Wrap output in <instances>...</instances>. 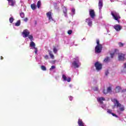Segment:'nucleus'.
<instances>
[{
    "label": "nucleus",
    "instance_id": "6ab92c4d",
    "mask_svg": "<svg viewBox=\"0 0 126 126\" xmlns=\"http://www.w3.org/2000/svg\"><path fill=\"white\" fill-rule=\"evenodd\" d=\"M79 126H86L85 124L82 122L81 119H79L78 121Z\"/></svg>",
    "mask_w": 126,
    "mask_h": 126
},
{
    "label": "nucleus",
    "instance_id": "0eeeda50",
    "mask_svg": "<svg viewBox=\"0 0 126 126\" xmlns=\"http://www.w3.org/2000/svg\"><path fill=\"white\" fill-rule=\"evenodd\" d=\"M30 34V32H29V31H28V30H24V31L23 32V33H22V35H23L24 38H26V37H28V36H29Z\"/></svg>",
    "mask_w": 126,
    "mask_h": 126
},
{
    "label": "nucleus",
    "instance_id": "ddd939ff",
    "mask_svg": "<svg viewBox=\"0 0 126 126\" xmlns=\"http://www.w3.org/2000/svg\"><path fill=\"white\" fill-rule=\"evenodd\" d=\"M114 29H115V30L116 31H121V30H122V28H123V27H122V26H121L119 25H116L114 26Z\"/></svg>",
    "mask_w": 126,
    "mask_h": 126
},
{
    "label": "nucleus",
    "instance_id": "4be33fe9",
    "mask_svg": "<svg viewBox=\"0 0 126 126\" xmlns=\"http://www.w3.org/2000/svg\"><path fill=\"white\" fill-rule=\"evenodd\" d=\"M49 55L50 56V58L51 59H52L53 60H54V58H55V56H54V55L53 54V53H52V51L49 50L48 51Z\"/></svg>",
    "mask_w": 126,
    "mask_h": 126
},
{
    "label": "nucleus",
    "instance_id": "4c0bfd02",
    "mask_svg": "<svg viewBox=\"0 0 126 126\" xmlns=\"http://www.w3.org/2000/svg\"><path fill=\"white\" fill-rule=\"evenodd\" d=\"M24 21L25 22H27V21H28V18H26L25 19H24Z\"/></svg>",
    "mask_w": 126,
    "mask_h": 126
},
{
    "label": "nucleus",
    "instance_id": "6e6552de",
    "mask_svg": "<svg viewBox=\"0 0 126 126\" xmlns=\"http://www.w3.org/2000/svg\"><path fill=\"white\" fill-rule=\"evenodd\" d=\"M96 70H100L102 69V64L99 62H96L94 64Z\"/></svg>",
    "mask_w": 126,
    "mask_h": 126
},
{
    "label": "nucleus",
    "instance_id": "aec40b11",
    "mask_svg": "<svg viewBox=\"0 0 126 126\" xmlns=\"http://www.w3.org/2000/svg\"><path fill=\"white\" fill-rule=\"evenodd\" d=\"M112 111L111 109H108L107 110V113L108 114H112L113 117H115L116 118H118V115L115 114L114 113H112Z\"/></svg>",
    "mask_w": 126,
    "mask_h": 126
},
{
    "label": "nucleus",
    "instance_id": "c03bdc74",
    "mask_svg": "<svg viewBox=\"0 0 126 126\" xmlns=\"http://www.w3.org/2000/svg\"><path fill=\"white\" fill-rule=\"evenodd\" d=\"M1 60H2V57H1Z\"/></svg>",
    "mask_w": 126,
    "mask_h": 126
},
{
    "label": "nucleus",
    "instance_id": "473e14b6",
    "mask_svg": "<svg viewBox=\"0 0 126 126\" xmlns=\"http://www.w3.org/2000/svg\"><path fill=\"white\" fill-rule=\"evenodd\" d=\"M55 68H56V66H52L49 69V70L51 71L53 70V69H55Z\"/></svg>",
    "mask_w": 126,
    "mask_h": 126
},
{
    "label": "nucleus",
    "instance_id": "72a5a7b5",
    "mask_svg": "<svg viewBox=\"0 0 126 126\" xmlns=\"http://www.w3.org/2000/svg\"><path fill=\"white\" fill-rule=\"evenodd\" d=\"M67 33L69 35H70L71 34V33H72V31L71 30H68L67 32Z\"/></svg>",
    "mask_w": 126,
    "mask_h": 126
},
{
    "label": "nucleus",
    "instance_id": "79ce46f5",
    "mask_svg": "<svg viewBox=\"0 0 126 126\" xmlns=\"http://www.w3.org/2000/svg\"><path fill=\"white\" fill-rule=\"evenodd\" d=\"M117 112H118V114H119V115H120L121 112H120V111L119 110H117Z\"/></svg>",
    "mask_w": 126,
    "mask_h": 126
},
{
    "label": "nucleus",
    "instance_id": "20e7f679",
    "mask_svg": "<svg viewBox=\"0 0 126 126\" xmlns=\"http://www.w3.org/2000/svg\"><path fill=\"white\" fill-rule=\"evenodd\" d=\"M111 14L112 16L113 19L116 20L118 23H120V19H121V16L119 13L116 12L115 11H112L111 12Z\"/></svg>",
    "mask_w": 126,
    "mask_h": 126
},
{
    "label": "nucleus",
    "instance_id": "5701e85b",
    "mask_svg": "<svg viewBox=\"0 0 126 126\" xmlns=\"http://www.w3.org/2000/svg\"><path fill=\"white\" fill-rule=\"evenodd\" d=\"M122 89L121 88V87H117L116 88H115V92L116 93H119V92H120V91H121V90Z\"/></svg>",
    "mask_w": 126,
    "mask_h": 126
},
{
    "label": "nucleus",
    "instance_id": "423d86ee",
    "mask_svg": "<svg viewBox=\"0 0 126 126\" xmlns=\"http://www.w3.org/2000/svg\"><path fill=\"white\" fill-rule=\"evenodd\" d=\"M89 14H90V17L92 19H94V18H95V11H94V10L90 9H89Z\"/></svg>",
    "mask_w": 126,
    "mask_h": 126
},
{
    "label": "nucleus",
    "instance_id": "4468645a",
    "mask_svg": "<svg viewBox=\"0 0 126 126\" xmlns=\"http://www.w3.org/2000/svg\"><path fill=\"white\" fill-rule=\"evenodd\" d=\"M103 7V0H99L98 2V8L99 9V11H101V9Z\"/></svg>",
    "mask_w": 126,
    "mask_h": 126
},
{
    "label": "nucleus",
    "instance_id": "c85d7f7f",
    "mask_svg": "<svg viewBox=\"0 0 126 126\" xmlns=\"http://www.w3.org/2000/svg\"><path fill=\"white\" fill-rule=\"evenodd\" d=\"M53 52H54V54H57V53L58 52V49H57V48L54 47L53 48Z\"/></svg>",
    "mask_w": 126,
    "mask_h": 126
},
{
    "label": "nucleus",
    "instance_id": "dca6fc26",
    "mask_svg": "<svg viewBox=\"0 0 126 126\" xmlns=\"http://www.w3.org/2000/svg\"><path fill=\"white\" fill-rule=\"evenodd\" d=\"M103 92L104 94H107V93H111V92H112V88L111 87H109L107 88V91L104 90Z\"/></svg>",
    "mask_w": 126,
    "mask_h": 126
},
{
    "label": "nucleus",
    "instance_id": "f257e3e1",
    "mask_svg": "<svg viewBox=\"0 0 126 126\" xmlns=\"http://www.w3.org/2000/svg\"><path fill=\"white\" fill-rule=\"evenodd\" d=\"M28 37H29V39L32 41L30 43V47H31V49H32V50H34L35 54H37V53L38 52V48L36 47V44H35V43L32 41L33 36L29 35Z\"/></svg>",
    "mask_w": 126,
    "mask_h": 126
},
{
    "label": "nucleus",
    "instance_id": "2f4dec72",
    "mask_svg": "<svg viewBox=\"0 0 126 126\" xmlns=\"http://www.w3.org/2000/svg\"><path fill=\"white\" fill-rule=\"evenodd\" d=\"M13 20H14V19H13V18L11 17L9 18V22L10 23H12V22H13Z\"/></svg>",
    "mask_w": 126,
    "mask_h": 126
},
{
    "label": "nucleus",
    "instance_id": "b1692460",
    "mask_svg": "<svg viewBox=\"0 0 126 126\" xmlns=\"http://www.w3.org/2000/svg\"><path fill=\"white\" fill-rule=\"evenodd\" d=\"M31 7L32 9V10H35V9H36V4H35L34 3L32 4L31 5Z\"/></svg>",
    "mask_w": 126,
    "mask_h": 126
},
{
    "label": "nucleus",
    "instance_id": "f03ea898",
    "mask_svg": "<svg viewBox=\"0 0 126 126\" xmlns=\"http://www.w3.org/2000/svg\"><path fill=\"white\" fill-rule=\"evenodd\" d=\"M96 46L95 47V54H100L102 51V44H100L99 39L96 40Z\"/></svg>",
    "mask_w": 126,
    "mask_h": 126
},
{
    "label": "nucleus",
    "instance_id": "58836bf2",
    "mask_svg": "<svg viewBox=\"0 0 126 126\" xmlns=\"http://www.w3.org/2000/svg\"><path fill=\"white\" fill-rule=\"evenodd\" d=\"M108 74H109V71H106L105 72V75H108Z\"/></svg>",
    "mask_w": 126,
    "mask_h": 126
},
{
    "label": "nucleus",
    "instance_id": "9b49d317",
    "mask_svg": "<svg viewBox=\"0 0 126 126\" xmlns=\"http://www.w3.org/2000/svg\"><path fill=\"white\" fill-rule=\"evenodd\" d=\"M46 15L49 21H53V17H52V12H47L46 13Z\"/></svg>",
    "mask_w": 126,
    "mask_h": 126
},
{
    "label": "nucleus",
    "instance_id": "c756f323",
    "mask_svg": "<svg viewBox=\"0 0 126 126\" xmlns=\"http://www.w3.org/2000/svg\"><path fill=\"white\" fill-rule=\"evenodd\" d=\"M41 69L42 70H47V68H46V66L42 65L41 66Z\"/></svg>",
    "mask_w": 126,
    "mask_h": 126
},
{
    "label": "nucleus",
    "instance_id": "7c9ffc66",
    "mask_svg": "<svg viewBox=\"0 0 126 126\" xmlns=\"http://www.w3.org/2000/svg\"><path fill=\"white\" fill-rule=\"evenodd\" d=\"M109 57H107V58H105V59L104 60V62L105 63H108V62H109Z\"/></svg>",
    "mask_w": 126,
    "mask_h": 126
},
{
    "label": "nucleus",
    "instance_id": "cd10ccee",
    "mask_svg": "<svg viewBox=\"0 0 126 126\" xmlns=\"http://www.w3.org/2000/svg\"><path fill=\"white\" fill-rule=\"evenodd\" d=\"M38 8H40V6H41V1H38L37 3Z\"/></svg>",
    "mask_w": 126,
    "mask_h": 126
},
{
    "label": "nucleus",
    "instance_id": "2eb2a0df",
    "mask_svg": "<svg viewBox=\"0 0 126 126\" xmlns=\"http://www.w3.org/2000/svg\"><path fill=\"white\" fill-rule=\"evenodd\" d=\"M86 22L88 23V25H89V26H92V20L90 18L86 19Z\"/></svg>",
    "mask_w": 126,
    "mask_h": 126
},
{
    "label": "nucleus",
    "instance_id": "37998d69",
    "mask_svg": "<svg viewBox=\"0 0 126 126\" xmlns=\"http://www.w3.org/2000/svg\"><path fill=\"white\" fill-rule=\"evenodd\" d=\"M110 1H111V2H113V1H115V0H110Z\"/></svg>",
    "mask_w": 126,
    "mask_h": 126
},
{
    "label": "nucleus",
    "instance_id": "e433bc0d",
    "mask_svg": "<svg viewBox=\"0 0 126 126\" xmlns=\"http://www.w3.org/2000/svg\"><path fill=\"white\" fill-rule=\"evenodd\" d=\"M44 58L45 60H48V59H49V56H48V55H45Z\"/></svg>",
    "mask_w": 126,
    "mask_h": 126
},
{
    "label": "nucleus",
    "instance_id": "bb28decb",
    "mask_svg": "<svg viewBox=\"0 0 126 126\" xmlns=\"http://www.w3.org/2000/svg\"><path fill=\"white\" fill-rule=\"evenodd\" d=\"M71 12H72V15H74V14H75V9L72 8L71 9Z\"/></svg>",
    "mask_w": 126,
    "mask_h": 126
},
{
    "label": "nucleus",
    "instance_id": "7ed1b4c3",
    "mask_svg": "<svg viewBox=\"0 0 126 126\" xmlns=\"http://www.w3.org/2000/svg\"><path fill=\"white\" fill-rule=\"evenodd\" d=\"M112 101L114 103L115 106H116L117 108H119L120 107V110L122 112L123 111H125V107L120 103L119 101L117 100L116 98L112 99Z\"/></svg>",
    "mask_w": 126,
    "mask_h": 126
},
{
    "label": "nucleus",
    "instance_id": "a19ab883",
    "mask_svg": "<svg viewBox=\"0 0 126 126\" xmlns=\"http://www.w3.org/2000/svg\"><path fill=\"white\" fill-rule=\"evenodd\" d=\"M124 68H126V63H124Z\"/></svg>",
    "mask_w": 126,
    "mask_h": 126
},
{
    "label": "nucleus",
    "instance_id": "a18cd8bd",
    "mask_svg": "<svg viewBox=\"0 0 126 126\" xmlns=\"http://www.w3.org/2000/svg\"><path fill=\"white\" fill-rule=\"evenodd\" d=\"M69 86H70V87H71V85H70Z\"/></svg>",
    "mask_w": 126,
    "mask_h": 126
},
{
    "label": "nucleus",
    "instance_id": "9d476101",
    "mask_svg": "<svg viewBox=\"0 0 126 126\" xmlns=\"http://www.w3.org/2000/svg\"><path fill=\"white\" fill-rule=\"evenodd\" d=\"M62 78H63V81H67V82H70V80H71V79H70V78H69V77L67 78L66 77V76L64 74H63L62 75Z\"/></svg>",
    "mask_w": 126,
    "mask_h": 126
},
{
    "label": "nucleus",
    "instance_id": "f8f14e48",
    "mask_svg": "<svg viewBox=\"0 0 126 126\" xmlns=\"http://www.w3.org/2000/svg\"><path fill=\"white\" fill-rule=\"evenodd\" d=\"M118 59L119 61H124L125 60V54L123 53L119 54Z\"/></svg>",
    "mask_w": 126,
    "mask_h": 126
},
{
    "label": "nucleus",
    "instance_id": "412c9836",
    "mask_svg": "<svg viewBox=\"0 0 126 126\" xmlns=\"http://www.w3.org/2000/svg\"><path fill=\"white\" fill-rule=\"evenodd\" d=\"M63 12L64 15L65 17H67V14H66L67 10L66 8L65 7L63 6Z\"/></svg>",
    "mask_w": 126,
    "mask_h": 126
},
{
    "label": "nucleus",
    "instance_id": "ea45409f",
    "mask_svg": "<svg viewBox=\"0 0 126 126\" xmlns=\"http://www.w3.org/2000/svg\"><path fill=\"white\" fill-rule=\"evenodd\" d=\"M73 98V97L72 96H69V100H70V101H71V100H72Z\"/></svg>",
    "mask_w": 126,
    "mask_h": 126
},
{
    "label": "nucleus",
    "instance_id": "f3484780",
    "mask_svg": "<svg viewBox=\"0 0 126 126\" xmlns=\"http://www.w3.org/2000/svg\"><path fill=\"white\" fill-rule=\"evenodd\" d=\"M97 101L99 103V104H103V101H105V98L98 97L97 98Z\"/></svg>",
    "mask_w": 126,
    "mask_h": 126
},
{
    "label": "nucleus",
    "instance_id": "39448f33",
    "mask_svg": "<svg viewBox=\"0 0 126 126\" xmlns=\"http://www.w3.org/2000/svg\"><path fill=\"white\" fill-rule=\"evenodd\" d=\"M72 64L75 68H78L79 66H80L81 64L80 63H79V60L78 57L74 59V61L73 63H72Z\"/></svg>",
    "mask_w": 126,
    "mask_h": 126
},
{
    "label": "nucleus",
    "instance_id": "393cba45",
    "mask_svg": "<svg viewBox=\"0 0 126 126\" xmlns=\"http://www.w3.org/2000/svg\"><path fill=\"white\" fill-rule=\"evenodd\" d=\"M20 15L22 18H24L25 16V14L23 12L20 13Z\"/></svg>",
    "mask_w": 126,
    "mask_h": 126
},
{
    "label": "nucleus",
    "instance_id": "f704fd0d",
    "mask_svg": "<svg viewBox=\"0 0 126 126\" xmlns=\"http://www.w3.org/2000/svg\"><path fill=\"white\" fill-rule=\"evenodd\" d=\"M101 107L102 108V109H106V105H105L104 104H102L101 105Z\"/></svg>",
    "mask_w": 126,
    "mask_h": 126
},
{
    "label": "nucleus",
    "instance_id": "a211bd4d",
    "mask_svg": "<svg viewBox=\"0 0 126 126\" xmlns=\"http://www.w3.org/2000/svg\"><path fill=\"white\" fill-rule=\"evenodd\" d=\"M118 53H119V50H118V49H115L114 53H110L111 57V58H114V56H115V55L118 54Z\"/></svg>",
    "mask_w": 126,
    "mask_h": 126
},
{
    "label": "nucleus",
    "instance_id": "49530a36",
    "mask_svg": "<svg viewBox=\"0 0 126 126\" xmlns=\"http://www.w3.org/2000/svg\"><path fill=\"white\" fill-rule=\"evenodd\" d=\"M96 90H97V88H96Z\"/></svg>",
    "mask_w": 126,
    "mask_h": 126
},
{
    "label": "nucleus",
    "instance_id": "1a4fd4ad",
    "mask_svg": "<svg viewBox=\"0 0 126 126\" xmlns=\"http://www.w3.org/2000/svg\"><path fill=\"white\" fill-rule=\"evenodd\" d=\"M8 2L9 5L11 6H14L16 4L15 2V0H7Z\"/></svg>",
    "mask_w": 126,
    "mask_h": 126
},
{
    "label": "nucleus",
    "instance_id": "c9c22d12",
    "mask_svg": "<svg viewBox=\"0 0 126 126\" xmlns=\"http://www.w3.org/2000/svg\"><path fill=\"white\" fill-rule=\"evenodd\" d=\"M119 45L120 46V47H123L124 46V44L120 42L119 43Z\"/></svg>",
    "mask_w": 126,
    "mask_h": 126
},
{
    "label": "nucleus",
    "instance_id": "a878e982",
    "mask_svg": "<svg viewBox=\"0 0 126 126\" xmlns=\"http://www.w3.org/2000/svg\"><path fill=\"white\" fill-rule=\"evenodd\" d=\"M20 26V20H19L15 23V26Z\"/></svg>",
    "mask_w": 126,
    "mask_h": 126
}]
</instances>
